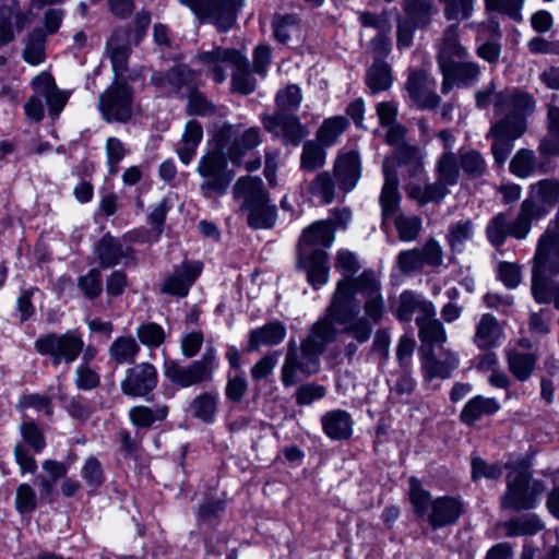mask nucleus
<instances>
[{"label":"nucleus","mask_w":559,"mask_h":559,"mask_svg":"<svg viewBox=\"0 0 559 559\" xmlns=\"http://www.w3.org/2000/svg\"><path fill=\"white\" fill-rule=\"evenodd\" d=\"M421 362V373L425 381H432L433 379H449L453 371L459 367V358L449 353L443 360L436 357L435 350L430 348L419 354Z\"/></svg>","instance_id":"f3484780"},{"label":"nucleus","mask_w":559,"mask_h":559,"mask_svg":"<svg viewBox=\"0 0 559 559\" xmlns=\"http://www.w3.org/2000/svg\"><path fill=\"white\" fill-rule=\"evenodd\" d=\"M195 78V72L187 63H179L170 67L165 72L167 84L178 94L183 87L190 86Z\"/></svg>","instance_id":"a18cd8bd"},{"label":"nucleus","mask_w":559,"mask_h":559,"mask_svg":"<svg viewBox=\"0 0 559 559\" xmlns=\"http://www.w3.org/2000/svg\"><path fill=\"white\" fill-rule=\"evenodd\" d=\"M474 236L473 223L471 219L459 221L451 224L445 236L448 245L453 249L457 245L468 241Z\"/></svg>","instance_id":"680f3d73"},{"label":"nucleus","mask_w":559,"mask_h":559,"mask_svg":"<svg viewBox=\"0 0 559 559\" xmlns=\"http://www.w3.org/2000/svg\"><path fill=\"white\" fill-rule=\"evenodd\" d=\"M329 305L344 317L340 320L342 326L353 325L365 318L372 330L373 324L383 320L385 312L381 284L371 269L364 270L357 277L341 278Z\"/></svg>","instance_id":"f257e3e1"},{"label":"nucleus","mask_w":559,"mask_h":559,"mask_svg":"<svg viewBox=\"0 0 559 559\" xmlns=\"http://www.w3.org/2000/svg\"><path fill=\"white\" fill-rule=\"evenodd\" d=\"M404 20L427 29L432 21L433 4L429 0H402Z\"/></svg>","instance_id":"393cba45"},{"label":"nucleus","mask_w":559,"mask_h":559,"mask_svg":"<svg viewBox=\"0 0 559 559\" xmlns=\"http://www.w3.org/2000/svg\"><path fill=\"white\" fill-rule=\"evenodd\" d=\"M350 126L345 116H332L325 118L316 132V138L325 147L332 146Z\"/></svg>","instance_id":"7c9ffc66"},{"label":"nucleus","mask_w":559,"mask_h":559,"mask_svg":"<svg viewBox=\"0 0 559 559\" xmlns=\"http://www.w3.org/2000/svg\"><path fill=\"white\" fill-rule=\"evenodd\" d=\"M194 417L198 419H213L217 408V397L211 392H203L191 402Z\"/></svg>","instance_id":"6e6d98bb"},{"label":"nucleus","mask_w":559,"mask_h":559,"mask_svg":"<svg viewBox=\"0 0 559 559\" xmlns=\"http://www.w3.org/2000/svg\"><path fill=\"white\" fill-rule=\"evenodd\" d=\"M283 139L286 144L299 146L307 136L308 130L298 116L288 114L282 127Z\"/></svg>","instance_id":"09e8293b"},{"label":"nucleus","mask_w":559,"mask_h":559,"mask_svg":"<svg viewBox=\"0 0 559 559\" xmlns=\"http://www.w3.org/2000/svg\"><path fill=\"white\" fill-rule=\"evenodd\" d=\"M464 511V504L454 497H440L431 502L428 522L433 530L456 523Z\"/></svg>","instance_id":"dca6fc26"},{"label":"nucleus","mask_w":559,"mask_h":559,"mask_svg":"<svg viewBox=\"0 0 559 559\" xmlns=\"http://www.w3.org/2000/svg\"><path fill=\"white\" fill-rule=\"evenodd\" d=\"M36 290H38V288L35 286L21 290L15 304V310L17 312L20 323H25L32 320L36 314V308L33 302V297Z\"/></svg>","instance_id":"052dcab7"},{"label":"nucleus","mask_w":559,"mask_h":559,"mask_svg":"<svg viewBox=\"0 0 559 559\" xmlns=\"http://www.w3.org/2000/svg\"><path fill=\"white\" fill-rule=\"evenodd\" d=\"M151 12L142 9L138 11L131 23L124 27L128 43L123 45L109 46V59L114 72L112 80L126 79L123 72L128 70V58L131 52L130 46L138 47L147 36L151 24Z\"/></svg>","instance_id":"9d476101"},{"label":"nucleus","mask_w":559,"mask_h":559,"mask_svg":"<svg viewBox=\"0 0 559 559\" xmlns=\"http://www.w3.org/2000/svg\"><path fill=\"white\" fill-rule=\"evenodd\" d=\"M428 74L423 68L413 69L409 71L405 82V88L413 102H419L427 90Z\"/></svg>","instance_id":"13d9d810"},{"label":"nucleus","mask_w":559,"mask_h":559,"mask_svg":"<svg viewBox=\"0 0 559 559\" xmlns=\"http://www.w3.org/2000/svg\"><path fill=\"white\" fill-rule=\"evenodd\" d=\"M409 496L415 513L420 516L426 514L429 506L431 507L430 493L424 490L419 480L414 477L409 479Z\"/></svg>","instance_id":"69168bd1"},{"label":"nucleus","mask_w":559,"mask_h":559,"mask_svg":"<svg viewBox=\"0 0 559 559\" xmlns=\"http://www.w3.org/2000/svg\"><path fill=\"white\" fill-rule=\"evenodd\" d=\"M204 264L198 260H183L179 265H175L162 284V293L178 299L186 298L191 287L202 274Z\"/></svg>","instance_id":"9b49d317"},{"label":"nucleus","mask_w":559,"mask_h":559,"mask_svg":"<svg viewBox=\"0 0 559 559\" xmlns=\"http://www.w3.org/2000/svg\"><path fill=\"white\" fill-rule=\"evenodd\" d=\"M233 135L234 126L224 123L213 134V146L199 159L197 171L204 179L200 190L206 198L225 195L236 177L234 168H226L225 158V151L230 146Z\"/></svg>","instance_id":"7ed1b4c3"},{"label":"nucleus","mask_w":559,"mask_h":559,"mask_svg":"<svg viewBox=\"0 0 559 559\" xmlns=\"http://www.w3.org/2000/svg\"><path fill=\"white\" fill-rule=\"evenodd\" d=\"M497 280L500 281L506 288L515 289L522 281L521 266L514 262H499L497 267Z\"/></svg>","instance_id":"bf43d9fd"},{"label":"nucleus","mask_w":559,"mask_h":559,"mask_svg":"<svg viewBox=\"0 0 559 559\" xmlns=\"http://www.w3.org/2000/svg\"><path fill=\"white\" fill-rule=\"evenodd\" d=\"M34 349L39 356L49 357L55 368L63 362L70 366L81 354L82 362L80 365L90 366L97 353L93 345L84 348V341L78 330L40 334L34 342Z\"/></svg>","instance_id":"39448f33"},{"label":"nucleus","mask_w":559,"mask_h":559,"mask_svg":"<svg viewBox=\"0 0 559 559\" xmlns=\"http://www.w3.org/2000/svg\"><path fill=\"white\" fill-rule=\"evenodd\" d=\"M234 198H243L241 210L247 213V225L253 229H270L277 219V209L271 204L270 192L259 176H241L234 185Z\"/></svg>","instance_id":"20e7f679"},{"label":"nucleus","mask_w":559,"mask_h":559,"mask_svg":"<svg viewBox=\"0 0 559 559\" xmlns=\"http://www.w3.org/2000/svg\"><path fill=\"white\" fill-rule=\"evenodd\" d=\"M171 209L173 203L170 199L163 198L160 202L156 206H154L147 214L146 222L154 229L156 234V241L164 233L167 215Z\"/></svg>","instance_id":"5fc2aeb1"},{"label":"nucleus","mask_w":559,"mask_h":559,"mask_svg":"<svg viewBox=\"0 0 559 559\" xmlns=\"http://www.w3.org/2000/svg\"><path fill=\"white\" fill-rule=\"evenodd\" d=\"M438 64L443 74L442 92L448 93V80L461 81L474 80L478 74V67L472 62H456L450 55L443 52L438 55Z\"/></svg>","instance_id":"aec40b11"},{"label":"nucleus","mask_w":559,"mask_h":559,"mask_svg":"<svg viewBox=\"0 0 559 559\" xmlns=\"http://www.w3.org/2000/svg\"><path fill=\"white\" fill-rule=\"evenodd\" d=\"M391 66L385 60L374 59L366 72V85L372 95L388 91L393 84Z\"/></svg>","instance_id":"a878e982"},{"label":"nucleus","mask_w":559,"mask_h":559,"mask_svg":"<svg viewBox=\"0 0 559 559\" xmlns=\"http://www.w3.org/2000/svg\"><path fill=\"white\" fill-rule=\"evenodd\" d=\"M548 270L551 276L559 275V235L546 229L538 240L536 250V262Z\"/></svg>","instance_id":"a211bd4d"},{"label":"nucleus","mask_w":559,"mask_h":559,"mask_svg":"<svg viewBox=\"0 0 559 559\" xmlns=\"http://www.w3.org/2000/svg\"><path fill=\"white\" fill-rule=\"evenodd\" d=\"M537 355L534 353H521L518 350H509L507 353V361L512 376L520 382L527 381L533 374Z\"/></svg>","instance_id":"bb28decb"},{"label":"nucleus","mask_w":559,"mask_h":559,"mask_svg":"<svg viewBox=\"0 0 559 559\" xmlns=\"http://www.w3.org/2000/svg\"><path fill=\"white\" fill-rule=\"evenodd\" d=\"M444 4L443 15L447 21H465L474 12L475 0H440Z\"/></svg>","instance_id":"8fccbe9b"},{"label":"nucleus","mask_w":559,"mask_h":559,"mask_svg":"<svg viewBox=\"0 0 559 559\" xmlns=\"http://www.w3.org/2000/svg\"><path fill=\"white\" fill-rule=\"evenodd\" d=\"M486 237L489 243L495 248L502 247L509 235V222L507 214L500 212L489 219L486 225Z\"/></svg>","instance_id":"37998d69"},{"label":"nucleus","mask_w":559,"mask_h":559,"mask_svg":"<svg viewBox=\"0 0 559 559\" xmlns=\"http://www.w3.org/2000/svg\"><path fill=\"white\" fill-rule=\"evenodd\" d=\"M499 323L495 316L485 313L476 328L475 343L480 350H489L498 346Z\"/></svg>","instance_id":"c756f323"},{"label":"nucleus","mask_w":559,"mask_h":559,"mask_svg":"<svg viewBox=\"0 0 559 559\" xmlns=\"http://www.w3.org/2000/svg\"><path fill=\"white\" fill-rule=\"evenodd\" d=\"M394 159L399 166H411V177L417 176L424 168L419 148L407 142L395 147Z\"/></svg>","instance_id":"e433bc0d"},{"label":"nucleus","mask_w":559,"mask_h":559,"mask_svg":"<svg viewBox=\"0 0 559 559\" xmlns=\"http://www.w3.org/2000/svg\"><path fill=\"white\" fill-rule=\"evenodd\" d=\"M438 181L448 186H455L460 179V163L452 152H444L436 164Z\"/></svg>","instance_id":"f704fd0d"},{"label":"nucleus","mask_w":559,"mask_h":559,"mask_svg":"<svg viewBox=\"0 0 559 559\" xmlns=\"http://www.w3.org/2000/svg\"><path fill=\"white\" fill-rule=\"evenodd\" d=\"M301 369L296 341L292 338L287 345L286 357L282 367L281 380L285 388L297 383V372Z\"/></svg>","instance_id":"58836bf2"},{"label":"nucleus","mask_w":559,"mask_h":559,"mask_svg":"<svg viewBox=\"0 0 559 559\" xmlns=\"http://www.w3.org/2000/svg\"><path fill=\"white\" fill-rule=\"evenodd\" d=\"M547 271V269L540 267V265H534L532 269V295L534 300L539 305L551 302V289L554 285H550Z\"/></svg>","instance_id":"4c0bfd02"},{"label":"nucleus","mask_w":559,"mask_h":559,"mask_svg":"<svg viewBox=\"0 0 559 559\" xmlns=\"http://www.w3.org/2000/svg\"><path fill=\"white\" fill-rule=\"evenodd\" d=\"M460 170L462 169L471 178H479L486 171V162L477 150H469L460 155Z\"/></svg>","instance_id":"3c124183"},{"label":"nucleus","mask_w":559,"mask_h":559,"mask_svg":"<svg viewBox=\"0 0 559 559\" xmlns=\"http://www.w3.org/2000/svg\"><path fill=\"white\" fill-rule=\"evenodd\" d=\"M297 24L298 17L295 14H275L271 21L274 39L282 45H286L290 40L288 27Z\"/></svg>","instance_id":"4d7b16f0"},{"label":"nucleus","mask_w":559,"mask_h":559,"mask_svg":"<svg viewBox=\"0 0 559 559\" xmlns=\"http://www.w3.org/2000/svg\"><path fill=\"white\" fill-rule=\"evenodd\" d=\"M307 190L311 195H320L325 205L331 204L335 199V183L328 170L319 173Z\"/></svg>","instance_id":"c03bdc74"},{"label":"nucleus","mask_w":559,"mask_h":559,"mask_svg":"<svg viewBox=\"0 0 559 559\" xmlns=\"http://www.w3.org/2000/svg\"><path fill=\"white\" fill-rule=\"evenodd\" d=\"M537 197L543 204L555 206L559 202V180L542 179L537 182Z\"/></svg>","instance_id":"774afa93"},{"label":"nucleus","mask_w":559,"mask_h":559,"mask_svg":"<svg viewBox=\"0 0 559 559\" xmlns=\"http://www.w3.org/2000/svg\"><path fill=\"white\" fill-rule=\"evenodd\" d=\"M325 148L318 141L307 140L304 143L300 155V168L307 171H314L323 167L326 159Z\"/></svg>","instance_id":"72a5a7b5"},{"label":"nucleus","mask_w":559,"mask_h":559,"mask_svg":"<svg viewBox=\"0 0 559 559\" xmlns=\"http://www.w3.org/2000/svg\"><path fill=\"white\" fill-rule=\"evenodd\" d=\"M536 169V156L530 148H520L511 158L509 171L518 178L525 179Z\"/></svg>","instance_id":"ea45409f"},{"label":"nucleus","mask_w":559,"mask_h":559,"mask_svg":"<svg viewBox=\"0 0 559 559\" xmlns=\"http://www.w3.org/2000/svg\"><path fill=\"white\" fill-rule=\"evenodd\" d=\"M527 130V121L518 115L507 114L490 127L488 135H498L500 139L515 141Z\"/></svg>","instance_id":"c85d7f7f"},{"label":"nucleus","mask_w":559,"mask_h":559,"mask_svg":"<svg viewBox=\"0 0 559 559\" xmlns=\"http://www.w3.org/2000/svg\"><path fill=\"white\" fill-rule=\"evenodd\" d=\"M418 307H420V298L415 292L405 289L400 294L399 304L396 309L393 310V314L397 321L408 323L412 321L413 314L418 310Z\"/></svg>","instance_id":"de8ad7c7"},{"label":"nucleus","mask_w":559,"mask_h":559,"mask_svg":"<svg viewBox=\"0 0 559 559\" xmlns=\"http://www.w3.org/2000/svg\"><path fill=\"white\" fill-rule=\"evenodd\" d=\"M152 421H133L135 433L132 437L128 430L120 431V440L122 442V449L129 456H134L138 453L139 444L142 439V433L150 428Z\"/></svg>","instance_id":"e2e57ef3"},{"label":"nucleus","mask_w":559,"mask_h":559,"mask_svg":"<svg viewBox=\"0 0 559 559\" xmlns=\"http://www.w3.org/2000/svg\"><path fill=\"white\" fill-rule=\"evenodd\" d=\"M164 376L174 385L183 389L206 382L193 362L188 367H183L174 359H166L164 361Z\"/></svg>","instance_id":"412c9836"},{"label":"nucleus","mask_w":559,"mask_h":559,"mask_svg":"<svg viewBox=\"0 0 559 559\" xmlns=\"http://www.w3.org/2000/svg\"><path fill=\"white\" fill-rule=\"evenodd\" d=\"M506 485L507 491L501 497L500 507L515 512L533 509L545 489L539 480L531 483V475L522 469L508 473Z\"/></svg>","instance_id":"6e6552de"},{"label":"nucleus","mask_w":559,"mask_h":559,"mask_svg":"<svg viewBox=\"0 0 559 559\" xmlns=\"http://www.w3.org/2000/svg\"><path fill=\"white\" fill-rule=\"evenodd\" d=\"M536 102L533 95L520 88H514L511 92V108L510 114L518 115L527 121V117L535 110Z\"/></svg>","instance_id":"864d4df0"},{"label":"nucleus","mask_w":559,"mask_h":559,"mask_svg":"<svg viewBox=\"0 0 559 559\" xmlns=\"http://www.w3.org/2000/svg\"><path fill=\"white\" fill-rule=\"evenodd\" d=\"M334 308L328 305L324 314L311 325L309 334L301 341L300 350L304 361L301 360L300 372L306 377L319 372L320 356L337 340L338 335H352L358 343H366L371 336V323L365 318L353 325L338 329L336 325H340V320L344 317H341L342 313Z\"/></svg>","instance_id":"f03ea898"},{"label":"nucleus","mask_w":559,"mask_h":559,"mask_svg":"<svg viewBox=\"0 0 559 559\" xmlns=\"http://www.w3.org/2000/svg\"><path fill=\"white\" fill-rule=\"evenodd\" d=\"M140 350V345L131 335L116 337L108 349L110 359L117 365H133Z\"/></svg>","instance_id":"cd10ccee"},{"label":"nucleus","mask_w":559,"mask_h":559,"mask_svg":"<svg viewBox=\"0 0 559 559\" xmlns=\"http://www.w3.org/2000/svg\"><path fill=\"white\" fill-rule=\"evenodd\" d=\"M135 334L139 342L151 349L160 347L166 340L164 328L153 321L141 323L136 328Z\"/></svg>","instance_id":"79ce46f5"},{"label":"nucleus","mask_w":559,"mask_h":559,"mask_svg":"<svg viewBox=\"0 0 559 559\" xmlns=\"http://www.w3.org/2000/svg\"><path fill=\"white\" fill-rule=\"evenodd\" d=\"M16 408L21 412L26 409H35L37 413H43L47 417H52L55 414L52 397L47 394L40 393H24L20 396Z\"/></svg>","instance_id":"a19ab883"},{"label":"nucleus","mask_w":559,"mask_h":559,"mask_svg":"<svg viewBox=\"0 0 559 559\" xmlns=\"http://www.w3.org/2000/svg\"><path fill=\"white\" fill-rule=\"evenodd\" d=\"M93 251L103 269L115 267L121 262V242L110 231L97 240Z\"/></svg>","instance_id":"b1692460"},{"label":"nucleus","mask_w":559,"mask_h":559,"mask_svg":"<svg viewBox=\"0 0 559 559\" xmlns=\"http://www.w3.org/2000/svg\"><path fill=\"white\" fill-rule=\"evenodd\" d=\"M543 527V522L535 514L514 518L504 523L506 534L509 537L535 535Z\"/></svg>","instance_id":"c9c22d12"},{"label":"nucleus","mask_w":559,"mask_h":559,"mask_svg":"<svg viewBox=\"0 0 559 559\" xmlns=\"http://www.w3.org/2000/svg\"><path fill=\"white\" fill-rule=\"evenodd\" d=\"M275 102L282 109H297L302 102L301 88L297 84H289L276 94Z\"/></svg>","instance_id":"338daca9"},{"label":"nucleus","mask_w":559,"mask_h":559,"mask_svg":"<svg viewBox=\"0 0 559 559\" xmlns=\"http://www.w3.org/2000/svg\"><path fill=\"white\" fill-rule=\"evenodd\" d=\"M287 329L280 320H272L262 326L250 330L248 343L242 348V353L249 354L258 350L261 345L276 346L286 337Z\"/></svg>","instance_id":"2eb2a0df"},{"label":"nucleus","mask_w":559,"mask_h":559,"mask_svg":"<svg viewBox=\"0 0 559 559\" xmlns=\"http://www.w3.org/2000/svg\"><path fill=\"white\" fill-rule=\"evenodd\" d=\"M472 479L477 480L481 477L496 480L502 476V466L498 463L489 464L479 456L472 457Z\"/></svg>","instance_id":"0e129e2a"},{"label":"nucleus","mask_w":559,"mask_h":559,"mask_svg":"<svg viewBox=\"0 0 559 559\" xmlns=\"http://www.w3.org/2000/svg\"><path fill=\"white\" fill-rule=\"evenodd\" d=\"M134 88L127 79L112 80L100 93L98 109L107 123H127L133 117Z\"/></svg>","instance_id":"423d86ee"},{"label":"nucleus","mask_w":559,"mask_h":559,"mask_svg":"<svg viewBox=\"0 0 559 559\" xmlns=\"http://www.w3.org/2000/svg\"><path fill=\"white\" fill-rule=\"evenodd\" d=\"M416 325L418 326V337L421 342L418 354L425 353L429 348L435 350L436 345L445 342V329L438 319L427 320V318H416Z\"/></svg>","instance_id":"5701e85b"},{"label":"nucleus","mask_w":559,"mask_h":559,"mask_svg":"<svg viewBox=\"0 0 559 559\" xmlns=\"http://www.w3.org/2000/svg\"><path fill=\"white\" fill-rule=\"evenodd\" d=\"M499 409L500 404L495 397L476 395L466 402L459 419H479L481 416H492Z\"/></svg>","instance_id":"473e14b6"},{"label":"nucleus","mask_w":559,"mask_h":559,"mask_svg":"<svg viewBox=\"0 0 559 559\" xmlns=\"http://www.w3.org/2000/svg\"><path fill=\"white\" fill-rule=\"evenodd\" d=\"M202 63H230L237 71L231 75V90L241 95H250L255 90V80L251 76L248 58L237 48L215 46L212 50L198 53Z\"/></svg>","instance_id":"1a4fd4ad"},{"label":"nucleus","mask_w":559,"mask_h":559,"mask_svg":"<svg viewBox=\"0 0 559 559\" xmlns=\"http://www.w3.org/2000/svg\"><path fill=\"white\" fill-rule=\"evenodd\" d=\"M421 218L417 215L406 217L403 214L397 216L394 221L395 229L399 237L403 242L414 241L421 230Z\"/></svg>","instance_id":"603ef678"},{"label":"nucleus","mask_w":559,"mask_h":559,"mask_svg":"<svg viewBox=\"0 0 559 559\" xmlns=\"http://www.w3.org/2000/svg\"><path fill=\"white\" fill-rule=\"evenodd\" d=\"M78 287L86 299H97L104 290L100 271L96 267H92L86 274L79 276Z\"/></svg>","instance_id":"49530a36"},{"label":"nucleus","mask_w":559,"mask_h":559,"mask_svg":"<svg viewBox=\"0 0 559 559\" xmlns=\"http://www.w3.org/2000/svg\"><path fill=\"white\" fill-rule=\"evenodd\" d=\"M187 98L186 112L191 117H206L216 112V106L200 91L197 83L188 86L185 94Z\"/></svg>","instance_id":"2f4dec72"},{"label":"nucleus","mask_w":559,"mask_h":559,"mask_svg":"<svg viewBox=\"0 0 559 559\" xmlns=\"http://www.w3.org/2000/svg\"><path fill=\"white\" fill-rule=\"evenodd\" d=\"M361 174V158L357 150L337 154L334 163V177L344 193H349L356 188Z\"/></svg>","instance_id":"4468645a"},{"label":"nucleus","mask_w":559,"mask_h":559,"mask_svg":"<svg viewBox=\"0 0 559 559\" xmlns=\"http://www.w3.org/2000/svg\"><path fill=\"white\" fill-rule=\"evenodd\" d=\"M296 266L306 273L307 283L314 290L321 289L329 282V253L324 249H312L309 252L299 250Z\"/></svg>","instance_id":"ddd939ff"},{"label":"nucleus","mask_w":559,"mask_h":559,"mask_svg":"<svg viewBox=\"0 0 559 559\" xmlns=\"http://www.w3.org/2000/svg\"><path fill=\"white\" fill-rule=\"evenodd\" d=\"M334 239V225L329 221H317L302 230L299 242L308 247L321 246L320 249L326 250Z\"/></svg>","instance_id":"4be33fe9"},{"label":"nucleus","mask_w":559,"mask_h":559,"mask_svg":"<svg viewBox=\"0 0 559 559\" xmlns=\"http://www.w3.org/2000/svg\"><path fill=\"white\" fill-rule=\"evenodd\" d=\"M158 373L156 367L147 361L128 368L121 381V391L130 397H144L157 386Z\"/></svg>","instance_id":"f8f14e48"},{"label":"nucleus","mask_w":559,"mask_h":559,"mask_svg":"<svg viewBox=\"0 0 559 559\" xmlns=\"http://www.w3.org/2000/svg\"><path fill=\"white\" fill-rule=\"evenodd\" d=\"M384 182L381 189L379 203L383 219L391 218L400 209L401 193L399 191V176L394 168L383 166Z\"/></svg>","instance_id":"6ab92c4d"},{"label":"nucleus","mask_w":559,"mask_h":559,"mask_svg":"<svg viewBox=\"0 0 559 559\" xmlns=\"http://www.w3.org/2000/svg\"><path fill=\"white\" fill-rule=\"evenodd\" d=\"M201 23H212L219 33L229 32L236 24L245 0H179Z\"/></svg>","instance_id":"0eeeda50"}]
</instances>
